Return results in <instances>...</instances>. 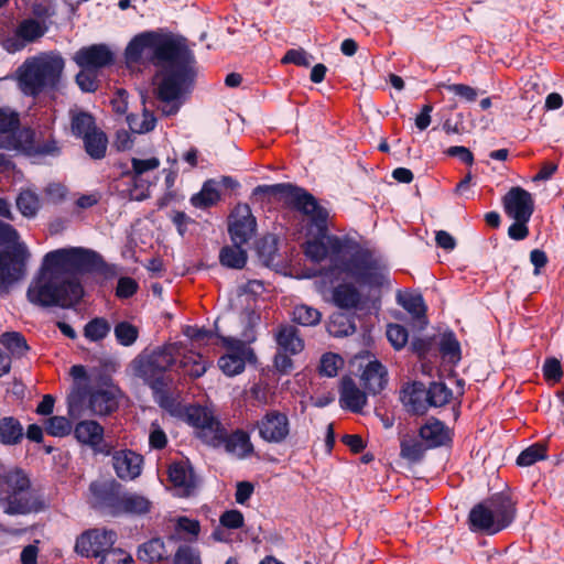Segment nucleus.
Listing matches in <instances>:
<instances>
[{
	"label": "nucleus",
	"mask_w": 564,
	"mask_h": 564,
	"mask_svg": "<svg viewBox=\"0 0 564 564\" xmlns=\"http://www.w3.org/2000/svg\"><path fill=\"white\" fill-rule=\"evenodd\" d=\"M361 381L365 390L373 395L380 393L387 384V370L378 361H369L361 375Z\"/></svg>",
	"instance_id": "23"
},
{
	"label": "nucleus",
	"mask_w": 564,
	"mask_h": 564,
	"mask_svg": "<svg viewBox=\"0 0 564 564\" xmlns=\"http://www.w3.org/2000/svg\"><path fill=\"white\" fill-rule=\"evenodd\" d=\"M440 352L444 358L453 364H457L462 358L460 344L454 332L448 330L442 334L440 340Z\"/></svg>",
	"instance_id": "41"
},
{
	"label": "nucleus",
	"mask_w": 564,
	"mask_h": 564,
	"mask_svg": "<svg viewBox=\"0 0 564 564\" xmlns=\"http://www.w3.org/2000/svg\"><path fill=\"white\" fill-rule=\"evenodd\" d=\"M139 289L138 282L130 276H122L118 280L116 296L119 299L132 297Z\"/></svg>",
	"instance_id": "59"
},
{
	"label": "nucleus",
	"mask_w": 564,
	"mask_h": 564,
	"mask_svg": "<svg viewBox=\"0 0 564 564\" xmlns=\"http://www.w3.org/2000/svg\"><path fill=\"white\" fill-rule=\"evenodd\" d=\"M100 564H134L132 556L121 549H112L102 555Z\"/></svg>",
	"instance_id": "63"
},
{
	"label": "nucleus",
	"mask_w": 564,
	"mask_h": 564,
	"mask_svg": "<svg viewBox=\"0 0 564 564\" xmlns=\"http://www.w3.org/2000/svg\"><path fill=\"white\" fill-rule=\"evenodd\" d=\"M429 408H441L448 404L453 398V390L443 381H432L427 387Z\"/></svg>",
	"instance_id": "38"
},
{
	"label": "nucleus",
	"mask_w": 564,
	"mask_h": 564,
	"mask_svg": "<svg viewBox=\"0 0 564 564\" xmlns=\"http://www.w3.org/2000/svg\"><path fill=\"white\" fill-rule=\"evenodd\" d=\"M188 422L198 431H202L208 424H212L217 419L205 408L195 406L192 408L187 413Z\"/></svg>",
	"instance_id": "52"
},
{
	"label": "nucleus",
	"mask_w": 564,
	"mask_h": 564,
	"mask_svg": "<svg viewBox=\"0 0 564 564\" xmlns=\"http://www.w3.org/2000/svg\"><path fill=\"white\" fill-rule=\"evenodd\" d=\"M175 531L178 534H187L189 535V540L197 539L200 532V523L196 519H189L185 516H181L176 519Z\"/></svg>",
	"instance_id": "55"
},
{
	"label": "nucleus",
	"mask_w": 564,
	"mask_h": 564,
	"mask_svg": "<svg viewBox=\"0 0 564 564\" xmlns=\"http://www.w3.org/2000/svg\"><path fill=\"white\" fill-rule=\"evenodd\" d=\"M0 508L6 514H29L43 509L42 501L31 489V481L22 469L0 476Z\"/></svg>",
	"instance_id": "7"
},
{
	"label": "nucleus",
	"mask_w": 564,
	"mask_h": 564,
	"mask_svg": "<svg viewBox=\"0 0 564 564\" xmlns=\"http://www.w3.org/2000/svg\"><path fill=\"white\" fill-rule=\"evenodd\" d=\"M322 314L318 310L301 304L293 310V322L302 326H314L319 323Z\"/></svg>",
	"instance_id": "47"
},
{
	"label": "nucleus",
	"mask_w": 564,
	"mask_h": 564,
	"mask_svg": "<svg viewBox=\"0 0 564 564\" xmlns=\"http://www.w3.org/2000/svg\"><path fill=\"white\" fill-rule=\"evenodd\" d=\"M65 67L61 55H47L26 59L18 69L19 82L25 95L37 96L55 90Z\"/></svg>",
	"instance_id": "6"
},
{
	"label": "nucleus",
	"mask_w": 564,
	"mask_h": 564,
	"mask_svg": "<svg viewBox=\"0 0 564 564\" xmlns=\"http://www.w3.org/2000/svg\"><path fill=\"white\" fill-rule=\"evenodd\" d=\"M45 431L54 437H64L70 434L72 423L65 416H51L45 423Z\"/></svg>",
	"instance_id": "50"
},
{
	"label": "nucleus",
	"mask_w": 564,
	"mask_h": 564,
	"mask_svg": "<svg viewBox=\"0 0 564 564\" xmlns=\"http://www.w3.org/2000/svg\"><path fill=\"white\" fill-rule=\"evenodd\" d=\"M313 56L303 48H291L286 51L281 59L282 64H294L296 66L308 67Z\"/></svg>",
	"instance_id": "57"
},
{
	"label": "nucleus",
	"mask_w": 564,
	"mask_h": 564,
	"mask_svg": "<svg viewBox=\"0 0 564 564\" xmlns=\"http://www.w3.org/2000/svg\"><path fill=\"white\" fill-rule=\"evenodd\" d=\"M133 178H137L148 171H153L160 166V160L158 158L150 159H137L131 160Z\"/></svg>",
	"instance_id": "62"
},
{
	"label": "nucleus",
	"mask_w": 564,
	"mask_h": 564,
	"mask_svg": "<svg viewBox=\"0 0 564 564\" xmlns=\"http://www.w3.org/2000/svg\"><path fill=\"white\" fill-rule=\"evenodd\" d=\"M547 457V447L544 443H534L523 449L517 457V465L528 467Z\"/></svg>",
	"instance_id": "43"
},
{
	"label": "nucleus",
	"mask_w": 564,
	"mask_h": 564,
	"mask_svg": "<svg viewBox=\"0 0 564 564\" xmlns=\"http://www.w3.org/2000/svg\"><path fill=\"white\" fill-rule=\"evenodd\" d=\"M0 343L12 354L23 356L29 349L25 337L18 332H7L1 335Z\"/></svg>",
	"instance_id": "46"
},
{
	"label": "nucleus",
	"mask_w": 564,
	"mask_h": 564,
	"mask_svg": "<svg viewBox=\"0 0 564 564\" xmlns=\"http://www.w3.org/2000/svg\"><path fill=\"white\" fill-rule=\"evenodd\" d=\"M219 183L208 178L203 183L200 191L191 197V204L200 209L215 206L220 200Z\"/></svg>",
	"instance_id": "28"
},
{
	"label": "nucleus",
	"mask_w": 564,
	"mask_h": 564,
	"mask_svg": "<svg viewBox=\"0 0 564 564\" xmlns=\"http://www.w3.org/2000/svg\"><path fill=\"white\" fill-rule=\"evenodd\" d=\"M29 257L24 243L0 251V292L24 278Z\"/></svg>",
	"instance_id": "9"
},
{
	"label": "nucleus",
	"mask_w": 564,
	"mask_h": 564,
	"mask_svg": "<svg viewBox=\"0 0 564 564\" xmlns=\"http://www.w3.org/2000/svg\"><path fill=\"white\" fill-rule=\"evenodd\" d=\"M517 517V501L508 491L491 495L476 503L468 513L470 531L494 535L511 525Z\"/></svg>",
	"instance_id": "5"
},
{
	"label": "nucleus",
	"mask_w": 564,
	"mask_h": 564,
	"mask_svg": "<svg viewBox=\"0 0 564 564\" xmlns=\"http://www.w3.org/2000/svg\"><path fill=\"white\" fill-rule=\"evenodd\" d=\"M514 221L508 228V236L510 239L520 241L524 240L530 231L528 223L531 218H512Z\"/></svg>",
	"instance_id": "61"
},
{
	"label": "nucleus",
	"mask_w": 564,
	"mask_h": 564,
	"mask_svg": "<svg viewBox=\"0 0 564 564\" xmlns=\"http://www.w3.org/2000/svg\"><path fill=\"white\" fill-rule=\"evenodd\" d=\"M257 254L264 267L278 265L279 248L276 236L269 234L262 237L257 243Z\"/></svg>",
	"instance_id": "35"
},
{
	"label": "nucleus",
	"mask_w": 564,
	"mask_h": 564,
	"mask_svg": "<svg viewBox=\"0 0 564 564\" xmlns=\"http://www.w3.org/2000/svg\"><path fill=\"white\" fill-rule=\"evenodd\" d=\"M219 522L224 528L237 530L243 527L245 518L240 510L231 509L221 513Z\"/></svg>",
	"instance_id": "58"
},
{
	"label": "nucleus",
	"mask_w": 564,
	"mask_h": 564,
	"mask_svg": "<svg viewBox=\"0 0 564 564\" xmlns=\"http://www.w3.org/2000/svg\"><path fill=\"white\" fill-rule=\"evenodd\" d=\"M127 123L129 126V129L133 133L142 134L150 132L155 128L156 118L153 115V112H151L144 107L142 111V117H139L134 113H130L127 116Z\"/></svg>",
	"instance_id": "39"
},
{
	"label": "nucleus",
	"mask_w": 564,
	"mask_h": 564,
	"mask_svg": "<svg viewBox=\"0 0 564 564\" xmlns=\"http://www.w3.org/2000/svg\"><path fill=\"white\" fill-rule=\"evenodd\" d=\"M343 359L333 352L324 354L319 362V373L328 378L337 376Z\"/></svg>",
	"instance_id": "56"
},
{
	"label": "nucleus",
	"mask_w": 564,
	"mask_h": 564,
	"mask_svg": "<svg viewBox=\"0 0 564 564\" xmlns=\"http://www.w3.org/2000/svg\"><path fill=\"white\" fill-rule=\"evenodd\" d=\"M254 195L263 194L274 197L285 206L307 216L316 228L314 239L306 241L305 256L313 262H322L330 258V265L323 270L326 278L333 279L345 273L357 284L369 288H381L386 275L383 268L372 251L362 248L359 242L348 236L328 234V210L317 198L304 187L292 183L258 185Z\"/></svg>",
	"instance_id": "1"
},
{
	"label": "nucleus",
	"mask_w": 564,
	"mask_h": 564,
	"mask_svg": "<svg viewBox=\"0 0 564 564\" xmlns=\"http://www.w3.org/2000/svg\"><path fill=\"white\" fill-rule=\"evenodd\" d=\"M167 476L171 484L189 496L196 488V477L188 460L174 462L169 466Z\"/></svg>",
	"instance_id": "21"
},
{
	"label": "nucleus",
	"mask_w": 564,
	"mask_h": 564,
	"mask_svg": "<svg viewBox=\"0 0 564 564\" xmlns=\"http://www.w3.org/2000/svg\"><path fill=\"white\" fill-rule=\"evenodd\" d=\"M182 366L188 368V375L195 379L200 378L207 371V364L203 361V356L199 354L191 352L184 356Z\"/></svg>",
	"instance_id": "51"
},
{
	"label": "nucleus",
	"mask_w": 564,
	"mask_h": 564,
	"mask_svg": "<svg viewBox=\"0 0 564 564\" xmlns=\"http://www.w3.org/2000/svg\"><path fill=\"white\" fill-rule=\"evenodd\" d=\"M505 213L510 218H531L534 213V200L530 192L520 187H511L502 197Z\"/></svg>",
	"instance_id": "16"
},
{
	"label": "nucleus",
	"mask_w": 564,
	"mask_h": 564,
	"mask_svg": "<svg viewBox=\"0 0 564 564\" xmlns=\"http://www.w3.org/2000/svg\"><path fill=\"white\" fill-rule=\"evenodd\" d=\"M398 304L401 305L409 314L413 316V318L419 322L427 323L426 319V305L424 303V299L420 293H398L397 295Z\"/></svg>",
	"instance_id": "34"
},
{
	"label": "nucleus",
	"mask_w": 564,
	"mask_h": 564,
	"mask_svg": "<svg viewBox=\"0 0 564 564\" xmlns=\"http://www.w3.org/2000/svg\"><path fill=\"white\" fill-rule=\"evenodd\" d=\"M143 456L132 449H119L112 454V467L121 480H133L142 471Z\"/></svg>",
	"instance_id": "18"
},
{
	"label": "nucleus",
	"mask_w": 564,
	"mask_h": 564,
	"mask_svg": "<svg viewBox=\"0 0 564 564\" xmlns=\"http://www.w3.org/2000/svg\"><path fill=\"white\" fill-rule=\"evenodd\" d=\"M245 243H232L231 246H224L219 251V262L223 267L229 269L240 270L245 268L248 256L247 251L242 248Z\"/></svg>",
	"instance_id": "33"
},
{
	"label": "nucleus",
	"mask_w": 564,
	"mask_h": 564,
	"mask_svg": "<svg viewBox=\"0 0 564 564\" xmlns=\"http://www.w3.org/2000/svg\"><path fill=\"white\" fill-rule=\"evenodd\" d=\"M106 388L91 389L89 411L93 415H109L118 409L120 389L112 383L109 376L102 378Z\"/></svg>",
	"instance_id": "15"
},
{
	"label": "nucleus",
	"mask_w": 564,
	"mask_h": 564,
	"mask_svg": "<svg viewBox=\"0 0 564 564\" xmlns=\"http://www.w3.org/2000/svg\"><path fill=\"white\" fill-rule=\"evenodd\" d=\"M96 129L98 128L91 113L78 111L72 116L70 130L76 138H84Z\"/></svg>",
	"instance_id": "40"
},
{
	"label": "nucleus",
	"mask_w": 564,
	"mask_h": 564,
	"mask_svg": "<svg viewBox=\"0 0 564 564\" xmlns=\"http://www.w3.org/2000/svg\"><path fill=\"white\" fill-rule=\"evenodd\" d=\"M332 300L341 310H356L361 303V294L352 283H339L332 291Z\"/></svg>",
	"instance_id": "24"
},
{
	"label": "nucleus",
	"mask_w": 564,
	"mask_h": 564,
	"mask_svg": "<svg viewBox=\"0 0 564 564\" xmlns=\"http://www.w3.org/2000/svg\"><path fill=\"white\" fill-rule=\"evenodd\" d=\"M256 426L259 436L267 443L281 444L290 434V420L288 415L278 410L268 411Z\"/></svg>",
	"instance_id": "14"
},
{
	"label": "nucleus",
	"mask_w": 564,
	"mask_h": 564,
	"mask_svg": "<svg viewBox=\"0 0 564 564\" xmlns=\"http://www.w3.org/2000/svg\"><path fill=\"white\" fill-rule=\"evenodd\" d=\"M104 432L102 425L93 420L80 421L74 427L75 438L89 447H95L102 441Z\"/></svg>",
	"instance_id": "27"
},
{
	"label": "nucleus",
	"mask_w": 564,
	"mask_h": 564,
	"mask_svg": "<svg viewBox=\"0 0 564 564\" xmlns=\"http://www.w3.org/2000/svg\"><path fill=\"white\" fill-rule=\"evenodd\" d=\"M340 406L354 413H360L367 403V394L360 390L352 378L345 376L340 382Z\"/></svg>",
	"instance_id": "22"
},
{
	"label": "nucleus",
	"mask_w": 564,
	"mask_h": 564,
	"mask_svg": "<svg viewBox=\"0 0 564 564\" xmlns=\"http://www.w3.org/2000/svg\"><path fill=\"white\" fill-rule=\"evenodd\" d=\"M24 438V429L14 416L0 419V444L4 446L19 445Z\"/></svg>",
	"instance_id": "29"
},
{
	"label": "nucleus",
	"mask_w": 564,
	"mask_h": 564,
	"mask_svg": "<svg viewBox=\"0 0 564 564\" xmlns=\"http://www.w3.org/2000/svg\"><path fill=\"white\" fill-rule=\"evenodd\" d=\"M424 451L422 443L415 438L402 440L400 443V456L411 463L420 462Z\"/></svg>",
	"instance_id": "49"
},
{
	"label": "nucleus",
	"mask_w": 564,
	"mask_h": 564,
	"mask_svg": "<svg viewBox=\"0 0 564 564\" xmlns=\"http://www.w3.org/2000/svg\"><path fill=\"white\" fill-rule=\"evenodd\" d=\"M113 334L118 344L124 347H129L137 341L139 337V329L131 323L123 321L116 324Z\"/></svg>",
	"instance_id": "48"
},
{
	"label": "nucleus",
	"mask_w": 564,
	"mask_h": 564,
	"mask_svg": "<svg viewBox=\"0 0 564 564\" xmlns=\"http://www.w3.org/2000/svg\"><path fill=\"white\" fill-rule=\"evenodd\" d=\"M419 436L424 441L426 448H436L452 443L451 430L436 417L429 419L419 430Z\"/></svg>",
	"instance_id": "20"
},
{
	"label": "nucleus",
	"mask_w": 564,
	"mask_h": 564,
	"mask_svg": "<svg viewBox=\"0 0 564 564\" xmlns=\"http://www.w3.org/2000/svg\"><path fill=\"white\" fill-rule=\"evenodd\" d=\"M275 341L281 350L291 355H296L304 348V341L300 337L299 329L290 324L279 326L275 333Z\"/></svg>",
	"instance_id": "25"
},
{
	"label": "nucleus",
	"mask_w": 564,
	"mask_h": 564,
	"mask_svg": "<svg viewBox=\"0 0 564 564\" xmlns=\"http://www.w3.org/2000/svg\"><path fill=\"white\" fill-rule=\"evenodd\" d=\"M226 451L229 453H234L237 449H240L239 456L245 458L253 453V445L250 441V436L247 432L242 430H237L232 432L230 435L226 436L225 441Z\"/></svg>",
	"instance_id": "37"
},
{
	"label": "nucleus",
	"mask_w": 564,
	"mask_h": 564,
	"mask_svg": "<svg viewBox=\"0 0 564 564\" xmlns=\"http://www.w3.org/2000/svg\"><path fill=\"white\" fill-rule=\"evenodd\" d=\"M45 22L28 18L22 20L10 36L2 39L1 45L8 53L22 51L28 44L40 40L47 32Z\"/></svg>",
	"instance_id": "13"
},
{
	"label": "nucleus",
	"mask_w": 564,
	"mask_h": 564,
	"mask_svg": "<svg viewBox=\"0 0 564 564\" xmlns=\"http://www.w3.org/2000/svg\"><path fill=\"white\" fill-rule=\"evenodd\" d=\"M117 541V533L113 530L90 529L82 533L75 544V551L80 556L102 557L112 550Z\"/></svg>",
	"instance_id": "10"
},
{
	"label": "nucleus",
	"mask_w": 564,
	"mask_h": 564,
	"mask_svg": "<svg viewBox=\"0 0 564 564\" xmlns=\"http://www.w3.org/2000/svg\"><path fill=\"white\" fill-rule=\"evenodd\" d=\"M145 48L152 51L153 65L161 67L158 99L169 104L193 90L197 76L196 58L184 37L155 31L140 33L124 50L127 63H139Z\"/></svg>",
	"instance_id": "3"
},
{
	"label": "nucleus",
	"mask_w": 564,
	"mask_h": 564,
	"mask_svg": "<svg viewBox=\"0 0 564 564\" xmlns=\"http://www.w3.org/2000/svg\"><path fill=\"white\" fill-rule=\"evenodd\" d=\"M171 552L167 551L161 538H153L138 549V558L143 562H163L169 560Z\"/></svg>",
	"instance_id": "30"
},
{
	"label": "nucleus",
	"mask_w": 564,
	"mask_h": 564,
	"mask_svg": "<svg viewBox=\"0 0 564 564\" xmlns=\"http://www.w3.org/2000/svg\"><path fill=\"white\" fill-rule=\"evenodd\" d=\"M75 79L76 84L84 93H95L99 87L97 72L89 68H80Z\"/></svg>",
	"instance_id": "53"
},
{
	"label": "nucleus",
	"mask_w": 564,
	"mask_h": 564,
	"mask_svg": "<svg viewBox=\"0 0 564 564\" xmlns=\"http://www.w3.org/2000/svg\"><path fill=\"white\" fill-rule=\"evenodd\" d=\"M542 371L544 379L554 383L558 382L563 377L561 362L553 357L545 359Z\"/></svg>",
	"instance_id": "60"
},
{
	"label": "nucleus",
	"mask_w": 564,
	"mask_h": 564,
	"mask_svg": "<svg viewBox=\"0 0 564 564\" xmlns=\"http://www.w3.org/2000/svg\"><path fill=\"white\" fill-rule=\"evenodd\" d=\"M228 234L232 243L247 245L257 230V219L248 204L235 206L228 216Z\"/></svg>",
	"instance_id": "12"
},
{
	"label": "nucleus",
	"mask_w": 564,
	"mask_h": 564,
	"mask_svg": "<svg viewBox=\"0 0 564 564\" xmlns=\"http://www.w3.org/2000/svg\"><path fill=\"white\" fill-rule=\"evenodd\" d=\"M15 205L24 217L32 218L40 209V198L31 189H22L15 199Z\"/></svg>",
	"instance_id": "42"
},
{
	"label": "nucleus",
	"mask_w": 564,
	"mask_h": 564,
	"mask_svg": "<svg viewBox=\"0 0 564 564\" xmlns=\"http://www.w3.org/2000/svg\"><path fill=\"white\" fill-rule=\"evenodd\" d=\"M387 337L394 349H402L409 339L408 329L399 324H390L387 328Z\"/></svg>",
	"instance_id": "54"
},
{
	"label": "nucleus",
	"mask_w": 564,
	"mask_h": 564,
	"mask_svg": "<svg viewBox=\"0 0 564 564\" xmlns=\"http://www.w3.org/2000/svg\"><path fill=\"white\" fill-rule=\"evenodd\" d=\"M177 355L176 344H167L154 349L148 357L133 361L135 375L152 390L155 401L164 409L174 405L170 392L173 378L167 371L175 364Z\"/></svg>",
	"instance_id": "4"
},
{
	"label": "nucleus",
	"mask_w": 564,
	"mask_h": 564,
	"mask_svg": "<svg viewBox=\"0 0 564 564\" xmlns=\"http://www.w3.org/2000/svg\"><path fill=\"white\" fill-rule=\"evenodd\" d=\"M174 564H202L200 558L194 553L193 549L187 545H181L175 555Z\"/></svg>",
	"instance_id": "64"
},
{
	"label": "nucleus",
	"mask_w": 564,
	"mask_h": 564,
	"mask_svg": "<svg viewBox=\"0 0 564 564\" xmlns=\"http://www.w3.org/2000/svg\"><path fill=\"white\" fill-rule=\"evenodd\" d=\"M427 397V387L421 381H413L402 388L400 399L410 414L424 415L429 410Z\"/></svg>",
	"instance_id": "19"
},
{
	"label": "nucleus",
	"mask_w": 564,
	"mask_h": 564,
	"mask_svg": "<svg viewBox=\"0 0 564 564\" xmlns=\"http://www.w3.org/2000/svg\"><path fill=\"white\" fill-rule=\"evenodd\" d=\"M91 388L87 384L77 386L67 397L68 415L72 419H78L84 414L85 409L89 410V398Z\"/></svg>",
	"instance_id": "31"
},
{
	"label": "nucleus",
	"mask_w": 564,
	"mask_h": 564,
	"mask_svg": "<svg viewBox=\"0 0 564 564\" xmlns=\"http://www.w3.org/2000/svg\"><path fill=\"white\" fill-rule=\"evenodd\" d=\"M107 267L104 258L90 249L70 247L50 251L43 258L40 274L29 285L26 297L41 307H74L84 296L82 283L76 278L59 279L56 273H106Z\"/></svg>",
	"instance_id": "2"
},
{
	"label": "nucleus",
	"mask_w": 564,
	"mask_h": 564,
	"mask_svg": "<svg viewBox=\"0 0 564 564\" xmlns=\"http://www.w3.org/2000/svg\"><path fill=\"white\" fill-rule=\"evenodd\" d=\"M327 332L333 337H346L356 332L355 315L344 312L333 313L327 323Z\"/></svg>",
	"instance_id": "32"
},
{
	"label": "nucleus",
	"mask_w": 564,
	"mask_h": 564,
	"mask_svg": "<svg viewBox=\"0 0 564 564\" xmlns=\"http://www.w3.org/2000/svg\"><path fill=\"white\" fill-rule=\"evenodd\" d=\"M221 340L229 350L218 359V366L225 375H239L245 370L247 360H256L253 349L245 341L231 337H221Z\"/></svg>",
	"instance_id": "11"
},
{
	"label": "nucleus",
	"mask_w": 564,
	"mask_h": 564,
	"mask_svg": "<svg viewBox=\"0 0 564 564\" xmlns=\"http://www.w3.org/2000/svg\"><path fill=\"white\" fill-rule=\"evenodd\" d=\"M226 436V429L218 420L214 421L212 424H208L202 431H198V437L202 438L206 444L214 447L225 444Z\"/></svg>",
	"instance_id": "45"
},
{
	"label": "nucleus",
	"mask_w": 564,
	"mask_h": 564,
	"mask_svg": "<svg viewBox=\"0 0 564 564\" xmlns=\"http://www.w3.org/2000/svg\"><path fill=\"white\" fill-rule=\"evenodd\" d=\"M110 330V323L105 317H94L84 326V336L90 341H100Z\"/></svg>",
	"instance_id": "44"
},
{
	"label": "nucleus",
	"mask_w": 564,
	"mask_h": 564,
	"mask_svg": "<svg viewBox=\"0 0 564 564\" xmlns=\"http://www.w3.org/2000/svg\"><path fill=\"white\" fill-rule=\"evenodd\" d=\"M152 502L143 495L124 490L120 510V516H144L151 511Z\"/></svg>",
	"instance_id": "26"
},
{
	"label": "nucleus",
	"mask_w": 564,
	"mask_h": 564,
	"mask_svg": "<svg viewBox=\"0 0 564 564\" xmlns=\"http://www.w3.org/2000/svg\"><path fill=\"white\" fill-rule=\"evenodd\" d=\"M74 62L80 68L98 70L111 66L115 63V55L106 44H91L79 48L74 56Z\"/></svg>",
	"instance_id": "17"
},
{
	"label": "nucleus",
	"mask_w": 564,
	"mask_h": 564,
	"mask_svg": "<svg viewBox=\"0 0 564 564\" xmlns=\"http://www.w3.org/2000/svg\"><path fill=\"white\" fill-rule=\"evenodd\" d=\"M82 139L84 141L85 151L90 159L101 160L106 156L108 138L102 130L96 129Z\"/></svg>",
	"instance_id": "36"
},
{
	"label": "nucleus",
	"mask_w": 564,
	"mask_h": 564,
	"mask_svg": "<svg viewBox=\"0 0 564 564\" xmlns=\"http://www.w3.org/2000/svg\"><path fill=\"white\" fill-rule=\"evenodd\" d=\"M89 492L90 505L94 509L111 517H119V508L124 492V487L119 481L116 479L91 481Z\"/></svg>",
	"instance_id": "8"
}]
</instances>
